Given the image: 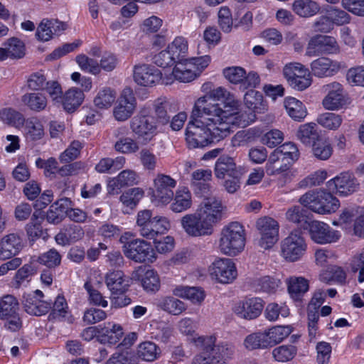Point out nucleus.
I'll use <instances>...</instances> for the list:
<instances>
[{
    "mask_svg": "<svg viewBox=\"0 0 364 364\" xmlns=\"http://www.w3.org/2000/svg\"><path fill=\"white\" fill-rule=\"evenodd\" d=\"M307 245L298 232H291L281 242V255L288 262L299 260L305 254Z\"/></svg>",
    "mask_w": 364,
    "mask_h": 364,
    "instance_id": "9",
    "label": "nucleus"
},
{
    "mask_svg": "<svg viewBox=\"0 0 364 364\" xmlns=\"http://www.w3.org/2000/svg\"><path fill=\"white\" fill-rule=\"evenodd\" d=\"M0 117L4 122L15 127H20L25 122L23 114L11 108L4 109L1 111Z\"/></svg>",
    "mask_w": 364,
    "mask_h": 364,
    "instance_id": "57",
    "label": "nucleus"
},
{
    "mask_svg": "<svg viewBox=\"0 0 364 364\" xmlns=\"http://www.w3.org/2000/svg\"><path fill=\"white\" fill-rule=\"evenodd\" d=\"M84 99L82 91L77 88L68 90L62 99L64 109L68 112H74Z\"/></svg>",
    "mask_w": 364,
    "mask_h": 364,
    "instance_id": "46",
    "label": "nucleus"
},
{
    "mask_svg": "<svg viewBox=\"0 0 364 364\" xmlns=\"http://www.w3.org/2000/svg\"><path fill=\"white\" fill-rule=\"evenodd\" d=\"M296 351V348L294 346L282 345L272 350V355L277 361L287 362L294 358Z\"/></svg>",
    "mask_w": 364,
    "mask_h": 364,
    "instance_id": "60",
    "label": "nucleus"
},
{
    "mask_svg": "<svg viewBox=\"0 0 364 364\" xmlns=\"http://www.w3.org/2000/svg\"><path fill=\"white\" fill-rule=\"evenodd\" d=\"M343 119L341 115L326 112L319 115L317 118V122L324 128L331 130L337 129L342 124Z\"/></svg>",
    "mask_w": 364,
    "mask_h": 364,
    "instance_id": "56",
    "label": "nucleus"
},
{
    "mask_svg": "<svg viewBox=\"0 0 364 364\" xmlns=\"http://www.w3.org/2000/svg\"><path fill=\"white\" fill-rule=\"evenodd\" d=\"M256 228L260 235L257 244L261 248L268 250L279 240V225L274 218L267 216L259 218Z\"/></svg>",
    "mask_w": 364,
    "mask_h": 364,
    "instance_id": "10",
    "label": "nucleus"
},
{
    "mask_svg": "<svg viewBox=\"0 0 364 364\" xmlns=\"http://www.w3.org/2000/svg\"><path fill=\"white\" fill-rule=\"evenodd\" d=\"M321 9L319 4L314 0H294L293 11L301 18H310L317 14Z\"/></svg>",
    "mask_w": 364,
    "mask_h": 364,
    "instance_id": "35",
    "label": "nucleus"
},
{
    "mask_svg": "<svg viewBox=\"0 0 364 364\" xmlns=\"http://www.w3.org/2000/svg\"><path fill=\"white\" fill-rule=\"evenodd\" d=\"M43 220V218H39L37 212H34L32 215L31 221L25 227L28 238L30 241L34 242L41 237L43 239L47 237V232L41 226V221Z\"/></svg>",
    "mask_w": 364,
    "mask_h": 364,
    "instance_id": "41",
    "label": "nucleus"
},
{
    "mask_svg": "<svg viewBox=\"0 0 364 364\" xmlns=\"http://www.w3.org/2000/svg\"><path fill=\"white\" fill-rule=\"evenodd\" d=\"M311 214L308 210L299 205H295L286 213V218L288 221L300 225L304 229H307L309 224L311 222Z\"/></svg>",
    "mask_w": 364,
    "mask_h": 364,
    "instance_id": "38",
    "label": "nucleus"
},
{
    "mask_svg": "<svg viewBox=\"0 0 364 364\" xmlns=\"http://www.w3.org/2000/svg\"><path fill=\"white\" fill-rule=\"evenodd\" d=\"M191 205V193L187 188H183L176 192L174 200L170 208L174 213H181L189 209Z\"/></svg>",
    "mask_w": 364,
    "mask_h": 364,
    "instance_id": "44",
    "label": "nucleus"
},
{
    "mask_svg": "<svg viewBox=\"0 0 364 364\" xmlns=\"http://www.w3.org/2000/svg\"><path fill=\"white\" fill-rule=\"evenodd\" d=\"M244 102L246 107L254 113H262L267 109L262 93L253 89H250L245 93Z\"/></svg>",
    "mask_w": 364,
    "mask_h": 364,
    "instance_id": "42",
    "label": "nucleus"
},
{
    "mask_svg": "<svg viewBox=\"0 0 364 364\" xmlns=\"http://www.w3.org/2000/svg\"><path fill=\"white\" fill-rule=\"evenodd\" d=\"M38 260L49 269H53L60 264L61 255L55 249L52 248L41 254Z\"/></svg>",
    "mask_w": 364,
    "mask_h": 364,
    "instance_id": "61",
    "label": "nucleus"
},
{
    "mask_svg": "<svg viewBox=\"0 0 364 364\" xmlns=\"http://www.w3.org/2000/svg\"><path fill=\"white\" fill-rule=\"evenodd\" d=\"M317 128V125L312 122L301 124L296 132V136L304 144L311 146L321 138Z\"/></svg>",
    "mask_w": 364,
    "mask_h": 364,
    "instance_id": "37",
    "label": "nucleus"
},
{
    "mask_svg": "<svg viewBox=\"0 0 364 364\" xmlns=\"http://www.w3.org/2000/svg\"><path fill=\"white\" fill-rule=\"evenodd\" d=\"M245 245V229L240 223L232 222L223 228L219 242L221 252L233 257L241 252Z\"/></svg>",
    "mask_w": 364,
    "mask_h": 364,
    "instance_id": "4",
    "label": "nucleus"
},
{
    "mask_svg": "<svg viewBox=\"0 0 364 364\" xmlns=\"http://www.w3.org/2000/svg\"><path fill=\"white\" fill-rule=\"evenodd\" d=\"M309 70L299 63H290L287 64L283 69V74L287 82H289V80L296 77L309 75Z\"/></svg>",
    "mask_w": 364,
    "mask_h": 364,
    "instance_id": "59",
    "label": "nucleus"
},
{
    "mask_svg": "<svg viewBox=\"0 0 364 364\" xmlns=\"http://www.w3.org/2000/svg\"><path fill=\"white\" fill-rule=\"evenodd\" d=\"M251 284L256 291L273 294L280 286L281 282L277 278L267 275L255 278Z\"/></svg>",
    "mask_w": 364,
    "mask_h": 364,
    "instance_id": "40",
    "label": "nucleus"
},
{
    "mask_svg": "<svg viewBox=\"0 0 364 364\" xmlns=\"http://www.w3.org/2000/svg\"><path fill=\"white\" fill-rule=\"evenodd\" d=\"M340 53L339 45L334 37L317 35L308 43L306 53L309 56L333 55Z\"/></svg>",
    "mask_w": 364,
    "mask_h": 364,
    "instance_id": "14",
    "label": "nucleus"
},
{
    "mask_svg": "<svg viewBox=\"0 0 364 364\" xmlns=\"http://www.w3.org/2000/svg\"><path fill=\"white\" fill-rule=\"evenodd\" d=\"M326 186L330 192L348 196L359 189L360 183L353 173L345 171L329 180Z\"/></svg>",
    "mask_w": 364,
    "mask_h": 364,
    "instance_id": "13",
    "label": "nucleus"
},
{
    "mask_svg": "<svg viewBox=\"0 0 364 364\" xmlns=\"http://www.w3.org/2000/svg\"><path fill=\"white\" fill-rule=\"evenodd\" d=\"M225 210V207L220 200L216 197H209L203 199L198 211L213 228L222 220Z\"/></svg>",
    "mask_w": 364,
    "mask_h": 364,
    "instance_id": "17",
    "label": "nucleus"
},
{
    "mask_svg": "<svg viewBox=\"0 0 364 364\" xmlns=\"http://www.w3.org/2000/svg\"><path fill=\"white\" fill-rule=\"evenodd\" d=\"M284 105L288 114L294 120L300 122L306 117L307 110L300 100L294 97H287Z\"/></svg>",
    "mask_w": 364,
    "mask_h": 364,
    "instance_id": "43",
    "label": "nucleus"
},
{
    "mask_svg": "<svg viewBox=\"0 0 364 364\" xmlns=\"http://www.w3.org/2000/svg\"><path fill=\"white\" fill-rule=\"evenodd\" d=\"M181 225L185 232L191 237L210 235L213 228L204 220L197 210L194 213L186 214L181 219Z\"/></svg>",
    "mask_w": 364,
    "mask_h": 364,
    "instance_id": "12",
    "label": "nucleus"
},
{
    "mask_svg": "<svg viewBox=\"0 0 364 364\" xmlns=\"http://www.w3.org/2000/svg\"><path fill=\"white\" fill-rule=\"evenodd\" d=\"M313 154L320 160H327L333 153V148L331 144L321 137L311 145Z\"/></svg>",
    "mask_w": 364,
    "mask_h": 364,
    "instance_id": "55",
    "label": "nucleus"
},
{
    "mask_svg": "<svg viewBox=\"0 0 364 364\" xmlns=\"http://www.w3.org/2000/svg\"><path fill=\"white\" fill-rule=\"evenodd\" d=\"M263 309L262 300L259 298H248L241 301L234 306V312L240 318L254 319L258 317Z\"/></svg>",
    "mask_w": 364,
    "mask_h": 364,
    "instance_id": "24",
    "label": "nucleus"
},
{
    "mask_svg": "<svg viewBox=\"0 0 364 364\" xmlns=\"http://www.w3.org/2000/svg\"><path fill=\"white\" fill-rule=\"evenodd\" d=\"M167 48L176 61L180 62L188 52V42L183 37L178 36Z\"/></svg>",
    "mask_w": 364,
    "mask_h": 364,
    "instance_id": "54",
    "label": "nucleus"
},
{
    "mask_svg": "<svg viewBox=\"0 0 364 364\" xmlns=\"http://www.w3.org/2000/svg\"><path fill=\"white\" fill-rule=\"evenodd\" d=\"M18 302L12 295H6L0 299V319L4 320L5 328L15 332L22 326V321L18 313Z\"/></svg>",
    "mask_w": 364,
    "mask_h": 364,
    "instance_id": "8",
    "label": "nucleus"
},
{
    "mask_svg": "<svg viewBox=\"0 0 364 364\" xmlns=\"http://www.w3.org/2000/svg\"><path fill=\"white\" fill-rule=\"evenodd\" d=\"M203 348L192 364H228L234 354V348L228 343L215 344L213 338H200Z\"/></svg>",
    "mask_w": 364,
    "mask_h": 364,
    "instance_id": "3",
    "label": "nucleus"
},
{
    "mask_svg": "<svg viewBox=\"0 0 364 364\" xmlns=\"http://www.w3.org/2000/svg\"><path fill=\"white\" fill-rule=\"evenodd\" d=\"M267 336L264 331L252 333L245 337L243 345L248 350L270 348Z\"/></svg>",
    "mask_w": 364,
    "mask_h": 364,
    "instance_id": "45",
    "label": "nucleus"
},
{
    "mask_svg": "<svg viewBox=\"0 0 364 364\" xmlns=\"http://www.w3.org/2000/svg\"><path fill=\"white\" fill-rule=\"evenodd\" d=\"M174 77L182 82H189L193 80L198 75L194 70L193 64L188 60L178 62L173 70Z\"/></svg>",
    "mask_w": 364,
    "mask_h": 364,
    "instance_id": "36",
    "label": "nucleus"
},
{
    "mask_svg": "<svg viewBox=\"0 0 364 364\" xmlns=\"http://www.w3.org/2000/svg\"><path fill=\"white\" fill-rule=\"evenodd\" d=\"M272 152L282 158L285 161L289 162L290 165H292L299 156V149L296 145L292 142L284 143Z\"/></svg>",
    "mask_w": 364,
    "mask_h": 364,
    "instance_id": "50",
    "label": "nucleus"
},
{
    "mask_svg": "<svg viewBox=\"0 0 364 364\" xmlns=\"http://www.w3.org/2000/svg\"><path fill=\"white\" fill-rule=\"evenodd\" d=\"M21 237L16 233H10L0 240V259L5 260L18 255L23 249Z\"/></svg>",
    "mask_w": 364,
    "mask_h": 364,
    "instance_id": "27",
    "label": "nucleus"
},
{
    "mask_svg": "<svg viewBox=\"0 0 364 364\" xmlns=\"http://www.w3.org/2000/svg\"><path fill=\"white\" fill-rule=\"evenodd\" d=\"M304 207L318 214H331L340 206L339 200L331 193L320 189L306 193L299 198Z\"/></svg>",
    "mask_w": 364,
    "mask_h": 364,
    "instance_id": "5",
    "label": "nucleus"
},
{
    "mask_svg": "<svg viewBox=\"0 0 364 364\" xmlns=\"http://www.w3.org/2000/svg\"><path fill=\"white\" fill-rule=\"evenodd\" d=\"M136 107V100L130 89H124L114 109V116L118 121L124 122L129 119Z\"/></svg>",
    "mask_w": 364,
    "mask_h": 364,
    "instance_id": "25",
    "label": "nucleus"
},
{
    "mask_svg": "<svg viewBox=\"0 0 364 364\" xmlns=\"http://www.w3.org/2000/svg\"><path fill=\"white\" fill-rule=\"evenodd\" d=\"M99 331L98 341L101 343L116 344L124 334L122 327L113 322L99 325Z\"/></svg>",
    "mask_w": 364,
    "mask_h": 364,
    "instance_id": "30",
    "label": "nucleus"
},
{
    "mask_svg": "<svg viewBox=\"0 0 364 364\" xmlns=\"http://www.w3.org/2000/svg\"><path fill=\"white\" fill-rule=\"evenodd\" d=\"M154 184L153 197L155 200L162 205L169 203L174 196L173 189L176 186V181L168 175L158 174Z\"/></svg>",
    "mask_w": 364,
    "mask_h": 364,
    "instance_id": "15",
    "label": "nucleus"
},
{
    "mask_svg": "<svg viewBox=\"0 0 364 364\" xmlns=\"http://www.w3.org/2000/svg\"><path fill=\"white\" fill-rule=\"evenodd\" d=\"M22 304L24 310L31 315L40 316L47 314L51 309L52 302L36 298L31 294H24Z\"/></svg>",
    "mask_w": 364,
    "mask_h": 364,
    "instance_id": "29",
    "label": "nucleus"
},
{
    "mask_svg": "<svg viewBox=\"0 0 364 364\" xmlns=\"http://www.w3.org/2000/svg\"><path fill=\"white\" fill-rule=\"evenodd\" d=\"M264 331L271 348L286 338L292 332V327L291 326H276L264 330Z\"/></svg>",
    "mask_w": 364,
    "mask_h": 364,
    "instance_id": "47",
    "label": "nucleus"
},
{
    "mask_svg": "<svg viewBox=\"0 0 364 364\" xmlns=\"http://www.w3.org/2000/svg\"><path fill=\"white\" fill-rule=\"evenodd\" d=\"M344 68L343 63L326 57L318 58L311 63V73L318 77H331Z\"/></svg>",
    "mask_w": 364,
    "mask_h": 364,
    "instance_id": "22",
    "label": "nucleus"
},
{
    "mask_svg": "<svg viewBox=\"0 0 364 364\" xmlns=\"http://www.w3.org/2000/svg\"><path fill=\"white\" fill-rule=\"evenodd\" d=\"M311 239L318 244H328L337 242L341 234L325 223L311 220L308 228Z\"/></svg>",
    "mask_w": 364,
    "mask_h": 364,
    "instance_id": "16",
    "label": "nucleus"
},
{
    "mask_svg": "<svg viewBox=\"0 0 364 364\" xmlns=\"http://www.w3.org/2000/svg\"><path fill=\"white\" fill-rule=\"evenodd\" d=\"M291 165L272 152L266 164L265 169L268 176H281L286 183L291 180V173L289 171Z\"/></svg>",
    "mask_w": 364,
    "mask_h": 364,
    "instance_id": "26",
    "label": "nucleus"
},
{
    "mask_svg": "<svg viewBox=\"0 0 364 364\" xmlns=\"http://www.w3.org/2000/svg\"><path fill=\"white\" fill-rule=\"evenodd\" d=\"M117 93L109 87L100 90L94 99L95 105L99 109L110 107L115 101Z\"/></svg>",
    "mask_w": 364,
    "mask_h": 364,
    "instance_id": "51",
    "label": "nucleus"
},
{
    "mask_svg": "<svg viewBox=\"0 0 364 364\" xmlns=\"http://www.w3.org/2000/svg\"><path fill=\"white\" fill-rule=\"evenodd\" d=\"M133 77L135 82L141 86H152L161 79V72L147 64H139L134 67Z\"/></svg>",
    "mask_w": 364,
    "mask_h": 364,
    "instance_id": "21",
    "label": "nucleus"
},
{
    "mask_svg": "<svg viewBox=\"0 0 364 364\" xmlns=\"http://www.w3.org/2000/svg\"><path fill=\"white\" fill-rule=\"evenodd\" d=\"M114 149L123 154H133L139 149L138 143L130 137H122L116 141Z\"/></svg>",
    "mask_w": 364,
    "mask_h": 364,
    "instance_id": "64",
    "label": "nucleus"
},
{
    "mask_svg": "<svg viewBox=\"0 0 364 364\" xmlns=\"http://www.w3.org/2000/svg\"><path fill=\"white\" fill-rule=\"evenodd\" d=\"M105 282L112 295L124 293L129 287V281L124 277L123 272L115 270L106 274Z\"/></svg>",
    "mask_w": 364,
    "mask_h": 364,
    "instance_id": "33",
    "label": "nucleus"
},
{
    "mask_svg": "<svg viewBox=\"0 0 364 364\" xmlns=\"http://www.w3.org/2000/svg\"><path fill=\"white\" fill-rule=\"evenodd\" d=\"M71 200L68 198H60L53 203L46 215L48 223L53 224L60 223L67 215L68 209L71 206Z\"/></svg>",
    "mask_w": 364,
    "mask_h": 364,
    "instance_id": "32",
    "label": "nucleus"
},
{
    "mask_svg": "<svg viewBox=\"0 0 364 364\" xmlns=\"http://www.w3.org/2000/svg\"><path fill=\"white\" fill-rule=\"evenodd\" d=\"M122 251L126 257L135 262H153L156 259L151 244L142 239H134L125 242Z\"/></svg>",
    "mask_w": 364,
    "mask_h": 364,
    "instance_id": "7",
    "label": "nucleus"
},
{
    "mask_svg": "<svg viewBox=\"0 0 364 364\" xmlns=\"http://www.w3.org/2000/svg\"><path fill=\"white\" fill-rule=\"evenodd\" d=\"M52 311L49 316L53 319L63 321L68 314V304L63 296L58 295L51 305Z\"/></svg>",
    "mask_w": 364,
    "mask_h": 364,
    "instance_id": "58",
    "label": "nucleus"
},
{
    "mask_svg": "<svg viewBox=\"0 0 364 364\" xmlns=\"http://www.w3.org/2000/svg\"><path fill=\"white\" fill-rule=\"evenodd\" d=\"M22 101L31 110L36 112L43 110L47 105L46 97L39 92L26 94L23 96Z\"/></svg>",
    "mask_w": 364,
    "mask_h": 364,
    "instance_id": "52",
    "label": "nucleus"
},
{
    "mask_svg": "<svg viewBox=\"0 0 364 364\" xmlns=\"http://www.w3.org/2000/svg\"><path fill=\"white\" fill-rule=\"evenodd\" d=\"M132 279L139 281L144 289L149 293L159 291L161 282L159 277L154 269H146L144 267H139L132 274Z\"/></svg>",
    "mask_w": 364,
    "mask_h": 364,
    "instance_id": "23",
    "label": "nucleus"
},
{
    "mask_svg": "<svg viewBox=\"0 0 364 364\" xmlns=\"http://www.w3.org/2000/svg\"><path fill=\"white\" fill-rule=\"evenodd\" d=\"M25 45L23 41L16 38H10L4 48H0V60L8 58L13 59L21 58L25 55Z\"/></svg>",
    "mask_w": 364,
    "mask_h": 364,
    "instance_id": "34",
    "label": "nucleus"
},
{
    "mask_svg": "<svg viewBox=\"0 0 364 364\" xmlns=\"http://www.w3.org/2000/svg\"><path fill=\"white\" fill-rule=\"evenodd\" d=\"M66 28L67 25L63 21L44 18L37 27L36 37L40 41H48L55 36H60Z\"/></svg>",
    "mask_w": 364,
    "mask_h": 364,
    "instance_id": "20",
    "label": "nucleus"
},
{
    "mask_svg": "<svg viewBox=\"0 0 364 364\" xmlns=\"http://www.w3.org/2000/svg\"><path fill=\"white\" fill-rule=\"evenodd\" d=\"M25 130L27 137L31 140L39 139L44 134L43 125L36 119L26 120Z\"/></svg>",
    "mask_w": 364,
    "mask_h": 364,
    "instance_id": "63",
    "label": "nucleus"
},
{
    "mask_svg": "<svg viewBox=\"0 0 364 364\" xmlns=\"http://www.w3.org/2000/svg\"><path fill=\"white\" fill-rule=\"evenodd\" d=\"M136 226L141 236L154 240L159 235L166 233L169 230L171 224L167 218L153 216L151 210H143L137 213Z\"/></svg>",
    "mask_w": 364,
    "mask_h": 364,
    "instance_id": "6",
    "label": "nucleus"
},
{
    "mask_svg": "<svg viewBox=\"0 0 364 364\" xmlns=\"http://www.w3.org/2000/svg\"><path fill=\"white\" fill-rule=\"evenodd\" d=\"M245 170L241 166H237L232 157L228 156H220L215 164V174L218 178L225 179L232 175L244 174Z\"/></svg>",
    "mask_w": 364,
    "mask_h": 364,
    "instance_id": "28",
    "label": "nucleus"
},
{
    "mask_svg": "<svg viewBox=\"0 0 364 364\" xmlns=\"http://www.w3.org/2000/svg\"><path fill=\"white\" fill-rule=\"evenodd\" d=\"M202 100H197L191 120L186 129V141L190 149H203L225 139L232 131L227 124H218L201 108Z\"/></svg>",
    "mask_w": 364,
    "mask_h": 364,
    "instance_id": "1",
    "label": "nucleus"
},
{
    "mask_svg": "<svg viewBox=\"0 0 364 364\" xmlns=\"http://www.w3.org/2000/svg\"><path fill=\"white\" fill-rule=\"evenodd\" d=\"M132 132L139 139L149 141L156 134V125L146 109H141L130 121Z\"/></svg>",
    "mask_w": 364,
    "mask_h": 364,
    "instance_id": "11",
    "label": "nucleus"
},
{
    "mask_svg": "<svg viewBox=\"0 0 364 364\" xmlns=\"http://www.w3.org/2000/svg\"><path fill=\"white\" fill-rule=\"evenodd\" d=\"M198 100H202L201 108L205 109V112L213 118L218 124H227L230 131L231 125L235 123L234 119H237L239 114L240 102L235 97L229 92L222 103L208 102L205 97H200Z\"/></svg>",
    "mask_w": 364,
    "mask_h": 364,
    "instance_id": "2",
    "label": "nucleus"
},
{
    "mask_svg": "<svg viewBox=\"0 0 364 364\" xmlns=\"http://www.w3.org/2000/svg\"><path fill=\"white\" fill-rule=\"evenodd\" d=\"M144 196V191L140 188H130L120 196L122 203L127 207H134Z\"/></svg>",
    "mask_w": 364,
    "mask_h": 364,
    "instance_id": "62",
    "label": "nucleus"
},
{
    "mask_svg": "<svg viewBox=\"0 0 364 364\" xmlns=\"http://www.w3.org/2000/svg\"><path fill=\"white\" fill-rule=\"evenodd\" d=\"M309 290V282L304 277H291L288 281V291L295 300L300 298Z\"/></svg>",
    "mask_w": 364,
    "mask_h": 364,
    "instance_id": "49",
    "label": "nucleus"
},
{
    "mask_svg": "<svg viewBox=\"0 0 364 364\" xmlns=\"http://www.w3.org/2000/svg\"><path fill=\"white\" fill-rule=\"evenodd\" d=\"M325 91L328 95L323 100V105L328 110H336L342 108L348 103V99L341 84L333 82L326 85Z\"/></svg>",
    "mask_w": 364,
    "mask_h": 364,
    "instance_id": "18",
    "label": "nucleus"
},
{
    "mask_svg": "<svg viewBox=\"0 0 364 364\" xmlns=\"http://www.w3.org/2000/svg\"><path fill=\"white\" fill-rule=\"evenodd\" d=\"M154 109L156 122L161 125L168 124L171 117L176 111L175 106L166 98L156 100Z\"/></svg>",
    "mask_w": 364,
    "mask_h": 364,
    "instance_id": "31",
    "label": "nucleus"
},
{
    "mask_svg": "<svg viewBox=\"0 0 364 364\" xmlns=\"http://www.w3.org/2000/svg\"><path fill=\"white\" fill-rule=\"evenodd\" d=\"M210 271L213 277L223 284L232 282L237 277L235 264L228 258L215 260L210 267Z\"/></svg>",
    "mask_w": 364,
    "mask_h": 364,
    "instance_id": "19",
    "label": "nucleus"
},
{
    "mask_svg": "<svg viewBox=\"0 0 364 364\" xmlns=\"http://www.w3.org/2000/svg\"><path fill=\"white\" fill-rule=\"evenodd\" d=\"M173 293L175 296L190 300L193 304H200L205 299V294L200 287L178 286Z\"/></svg>",
    "mask_w": 364,
    "mask_h": 364,
    "instance_id": "39",
    "label": "nucleus"
},
{
    "mask_svg": "<svg viewBox=\"0 0 364 364\" xmlns=\"http://www.w3.org/2000/svg\"><path fill=\"white\" fill-rule=\"evenodd\" d=\"M159 353L157 346L151 341L140 343L137 348L138 356L146 361H154L157 358Z\"/></svg>",
    "mask_w": 364,
    "mask_h": 364,
    "instance_id": "53",
    "label": "nucleus"
},
{
    "mask_svg": "<svg viewBox=\"0 0 364 364\" xmlns=\"http://www.w3.org/2000/svg\"><path fill=\"white\" fill-rule=\"evenodd\" d=\"M158 306L164 311L175 316L181 314L186 309L183 301L173 296L162 298L159 301Z\"/></svg>",
    "mask_w": 364,
    "mask_h": 364,
    "instance_id": "48",
    "label": "nucleus"
}]
</instances>
